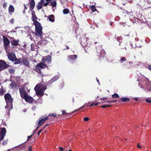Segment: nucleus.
Masks as SVG:
<instances>
[{
    "instance_id": "nucleus-1",
    "label": "nucleus",
    "mask_w": 151,
    "mask_h": 151,
    "mask_svg": "<svg viewBox=\"0 0 151 151\" xmlns=\"http://www.w3.org/2000/svg\"><path fill=\"white\" fill-rule=\"evenodd\" d=\"M19 91L21 96L22 99H24L26 101L29 103H31L32 102L33 99L30 96L27 95L25 87L20 88Z\"/></svg>"
},
{
    "instance_id": "nucleus-2",
    "label": "nucleus",
    "mask_w": 151,
    "mask_h": 151,
    "mask_svg": "<svg viewBox=\"0 0 151 151\" xmlns=\"http://www.w3.org/2000/svg\"><path fill=\"white\" fill-rule=\"evenodd\" d=\"M46 86L42 85L41 83L37 84L35 87L34 89L37 96H43V93L46 89Z\"/></svg>"
},
{
    "instance_id": "nucleus-3",
    "label": "nucleus",
    "mask_w": 151,
    "mask_h": 151,
    "mask_svg": "<svg viewBox=\"0 0 151 151\" xmlns=\"http://www.w3.org/2000/svg\"><path fill=\"white\" fill-rule=\"evenodd\" d=\"M33 24L35 26L36 32L35 35L39 37H41L42 35V27L40 23L36 20H34Z\"/></svg>"
},
{
    "instance_id": "nucleus-4",
    "label": "nucleus",
    "mask_w": 151,
    "mask_h": 151,
    "mask_svg": "<svg viewBox=\"0 0 151 151\" xmlns=\"http://www.w3.org/2000/svg\"><path fill=\"white\" fill-rule=\"evenodd\" d=\"M4 98L5 99L7 105L5 106V108L7 109L8 106H9V110H11L12 108V101L11 95L9 93H7L4 95Z\"/></svg>"
},
{
    "instance_id": "nucleus-5",
    "label": "nucleus",
    "mask_w": 151,
    "mask_h": 151,
    "mask_svg": "<svg viewBox=\"0 0 151 151\" xmlns=\"http://www.w3.org/2000/svg\"><path fill=\"white\" fill-rule=\"evenodd\" d=\"M44 62L41 63L37 64L35 66V70L39 73H40L41 69L47 67L46 65L44 63Z\"/></svg>"
},
{
    "instance_id": "nucleus-6",
    "label": "nucleus",
    "mask_w": 151,
    "mask_h": 151,
    "mask_svg": "<svg viewBox=\"0 0 151 151\" xmlns=\"http://www.w3.org/2000/svg\"><path fill=\"white\" fill-rule=\"evenodd\" d=\"M52 60L51 56L50 55H48L45 56L42 60V62H45L46 61L48 63H51Z\"/></svg>"
},
{
    "instance_id": "nucleus-7",
    "label": "nucleus",
    "mask_w": 151,
    "mask_h": 151,
    "mask_svg": "<svg viewBox=\"0 0 151 151\" xmlns=\"http://www.w3.org/2000/svg\"><path fill=\"white\" fill-rule=\"evenodd\" d=\"M3 40L4 42V45L5 46V50H6V52H7V46L9 45L10 43V41L6 37H3Z\"/></svg>"
},
{
    "instance_id": "nucleus-8",
    "label": "nucleus",
    "mask_w": 151,
    "mask_h": 151,
    "mask_svg": "<svg viewBox=\"0 0 151 151\" xmlns=\"http://www.w3.org/2000/svg\"><path fill=\"white\" fill-rule=\"evenodd\" d=\"M6 130L5 128H1V132H0V135H1L0 138V141L2 140L5 135Z\"/></svg>"
},
{
    "instance_id": "nucleus-9",
    "label": "nucleus",
    "mask_w": 151,
    "mask_h": 151,
    "mask_svg": "<svg viewBox=\"0 0 151 151\" xmlns=\"http://www.w3.org/2000/svg\"><path fill=\"white\" fill-rule=\"evenodd\" d=\"M7 56L9 59L12 61L16 60L17 59L14 53L9 52Z\"/></svg>"
},
{
    "instance_id": "nucleus-10",
    "label": "nucleus",
    "mask_w": 151,
    "mask_h": 151,
    "mask_svg": "<svg viewBox=\"0 0 151 151\" xmlns=\"http://www.w3.org/2000/svg\"><path fill=\"white\" fill-rule=\"evenodd\" d=\"M6 64L4 61L0 60V71L6 68Z\"/></svg>"
},
{
    "instance_id": "nucleus-11",
    "label": "nucleus",
    "mask_w": 151,
    "mask_h": 151,
    "mask_svg": "<svg viewBox=\"0 0 151 151\" xmlns=\"http://www.w3.org/2000/svg\"><path fill=\"white\" fill-rule=\"evenodd\" d=\"M45 1L44 0H41L39 3L37 5V8L38 10H40L42 8L44 3Z\"/></svg>"
},
{
    "instance_id": "nucleus-12",
    "label": "nucleus",
    "mask_w": 151,
    "mask_h": 151,
    "mask_svg": "<svg viewBox=\"0 0 151 151\" xmlns=\"http://www.w3.org/2000/svg\"><path fill=\"white\" fill-rule=\"evenodd\" d=\"M31 51H36V50H37L38 48V47L37 46L35 43H32L31 45Z\"/></svg>"
},
{
    "instance_id": "nucleus-13",
    "label": "nucleus",
    "mask_w": 151,
    "mask_h": 151,
    "mask_svg": "<svg viewBox=\"0 0 151 151\" xmlns=\"http://www.w3.org/2000/svg\"><path fill=\"white\" fill-rule=\"evenodd\" d=\"M8 10L9 13L12 14L14 10V8L13 6L10 4Z\"/></svg>"
},
{
    "instance_id": "nucleus-14",
    "label": "nucleus",
    "mask_w": 151,
    "mask_h": 151,
    "mask_svg": "<svg viewBox=\"0 0 151 151\" xmlns=\"http://www.w3.org/2000/svg\"><path fill=\"white\" fill-rule=\"evenodd\" d=\"M59 78L58 75L56 76L53 77L49 81V83H51L57 80Z\"/></svg>"
},
{
    "instance_id": "nucleus-15",
    "label": "nucleus",
    "mask_w": 151,
    "mask_h": 151,
    "mask_svg": "<svg viewBox=\"0 0 151 151\" xmlns=\"http://www.w3.org/2000/svg\"><path fill=\"white\" fill-rule=\"evenodd\" d=\"M48 119V118L47 117H46L45 118H42L40 120H39L38 123V125H40V126H41L46 120Z\"/></svg>"
},
{
    "instance_id": "nucleus-16",
    "label": "nucleus",
    "mask_w": 151,
    "mask_h": 151,
    "mask_svg": "<svg viewBox=\"0 0 151 151\" xmlns=\"http://www.w3.org/2000/svg\"><path fill=\"white\" fill-rule=\"evenodd\" d=\"M47 19L49 21L52 22H54L55 21L54 16L53 15L51 14L47 17Z\"/></svg>"
},
{
    "instance_id": "nucleus-17",
    "label": "nucleus",
    "mask_w": 151,
    "mask_h": 151,
    "mask_svg": "<svg viewBox=\"0 0 151 151\" xmlns=\"http://www.w3.org/2000/svg\"><path fill=\"white\" fill-rule=\"evenodd\" d=\"M23 62L24 65L27 67H29V64L27 60L25 58H23Z\"/></svg>"
},
{
    "instance_id": "nucleus-18",
    "label": "nucleus",
    "mask_w": 151,
    "mask_h": 151,
    "mask_svg": "<svg viewBox=\"0 0 151 151\" xmlns=\"http://www.w3.org/2000/svg\"><path fill=\"white\" fill-rule=\"evenodd\" d=\"M35 3L34 0H31L30 2V6L33 9L35 6Z\"/></svg>"
},
{
    "instance_id": "nucleus-19",
    "label": "nucleus",
    "mask_w": 151,
    "mask_h": 151,
    "mask_svg": "<svg viewBox=\"0 0 151 151\" xmlns=\"http://www.w3.org/2000/svg\"><path fill=\"white\" fill-rule=\"evenodd\" d=\"M90 103V102H88V104H87V103L83 105V106L82 107H81V108H80L79 109H76V110H75L74 111V112H76V111H78V110H80V109H82L83 108H85V107H86L88 106V104H89Z\"/></svg>"
},
{
    "instance_id": "nucleus-20",
    "label": "nucleus",
    "mask_w": 151,
    "mask_h": 151,
    "mask_svg": "<svg viewBox=\"0 0 151 151\" xmlns=\"http://www.w3.org/2000/svg\"><path fill=\"white\" fill-rule=\"evenodd\" d=\"M77 57V55H69L68 58L71 60H74L76 59Z\"/></svg>"
},
{
    "instance_id": "nucleus-21",
    "label": "nucleus",
    "mask_w": 151,
    "mask_h": 151,
    "mask_svg": "<svg viewBox=\"0 0 151 151\" xmlns=\"http://www.w3.org/2000/svg\"><path fill=\"white\" fill-rule=\"evenodd\" d=\"M11 43L13 45L15 46L18 45L19 44L18 41L14 40H12L11 41Z\"/></svg>"
},
{
    "instance_id": "nucleus-22",
    "label": "nucleus",
    "mask_w": 151,
    "mask_h": 151,
    "mask_svg": "<svg viewBox=\"0 0 151 151\" xmlns=\"http://www.w3.org/2000/svg\"><path fill=\"white\" fill-rule=\"evenodd\" d=\"M32 21H34V20H35L37 19L36 16L34 12H33L32 14Z\"/></svg>"
},
{
    "instance_id": "nucleus-23",
    "label": "nucleus",
    "mask_w": 151,
    "mask_h": 151,
    "mask_svg": "<svg viewBox=\"0 0 151 151\" xmlns=\"http://www.w3.org/2000/svg\"><path fill=\"white\" fill-rule=\"evenodd\" d=\"M122 101L124 102H126L129 101V99L127 97H123L121 98Z\"/></svg>"
},
{
    "instance_id": "nucleus-24",
    "label": "nucleus",
    "mask_w": 151,
    "mask_h": 151,
    "mask_svg": "<svg viewBox=\"0 0 151 151\" xmlns=\"http://www.w3.org/2000/svg\"><path fill=\"white\" fill-rule=\"evenodd\" d=\"M63 13L64 14H67L69 13V11L68 9H65L63 11Z\"/></svg>"
},
{
    "instance_id": "nucleus-25",
    "label": "nucleus",
    "mask_w": 151,
    "mask_h": 151,
    "mask_svg": "<svg viewBox=\"0 0 151 151\" xmlns=\"http://www.w3.org/2000/svg\"><path fill=\"white\" fill-rule=\"evenodd\" d=\"M50 4L53 7H55L56 6L57 3L55 1H52L50 3Z\"/></svg>"
},
{
    "instance_id": "nucleus-26",
    "label": "nucleus",
    "mask_w": 151,
    "mask_h": 151,
    "mask_svg": "<svg viewBox=\"0 0 151 151\" xmlns=\"http://www.w3.org/2000/svg\"><path fill=\"white\" fill-rule=\"evenodd\" d=\"M90 9H91L92 11L93 12H95L96 11V9L94 6L92 5L90 7Z\"/></svg>"
},
{
    "instance_id": "nucleus-27",
    "label": "nucleus",
    "mask_w": 151,
    "mask_h": 151,
    "mask_svg": "<svg viewBox=\"0 0 151 151\" xmlns=\"http://www.w3.org/2000/svg\"><path fill=\"white\" fill-rule=\"evenodd\" d=\"M112 97L114 98H118L119 97V96L117 93H114L112 95Z\"/></svg>"
},
{
    "instance_id": "nucleus-28",
    "label": "nucleus",
    "mask_w": 151,
    "mask_h": 151,
    "mask_svg": "<svg viewBox=\"0 0 151 151\" xmlns=\"http://www.w3.org/2000/svg\"><path fill=\"white\" fill-rule=\"evenodd\" d=\"M145 78L147 79V81H146V83L148 86H150L151 85V81H149L147 78Z\"/></svg>"
},
{
    "instance_id": "nucleus-29",
    "label": "nucleus",
    "mask_w": 151,
    "mask_h": 151,
    "mask_svg": "<svg viewBox=\"0 0 151 151\" xmlns=\"http://www.w3.org/2000/svg\"><path fill=\"white\" fill-rule=\"evenodd\" d=\"M10 86L11 88H15L16 87L15 83L13 82H12L11 83V84L10 85Z\"/></svg>"
},
{
    "instance_id": "nucleus-30",
    "label": "nucleus",
    "mask_w": 151,
    "mask_h": 151,
    "mask_svg": "<svg viewBox=\"0 0 151 151\" xmlns=\"http://www.w3.org/2000/svg\"><path fill=\"white\" fill-rule=\"evenodd\" d=\"M146 101L147 103H151V97L146 99Z\"/></svg>"
},
{
    "instance_id": "nucleus-31",
    "label": "nucleus",
    "mask_w": 151,
    "mask_h": 151,
    "mask_svg": "<svg viewBox=\"0 0 151 151\" xmlns=\"http://www.w3.org/2000/svg\"><path fill=\"white\" fill-rule=\"evenodd\" d=\"M126 60V59L125 57L122 58L120 60V63H122L124 61Z\"/></svg>"
},
{
    "instance_id": "nucleus-32",
    "label": "nucleus",
    "mask_w": 151,
    "mask_h": 151,
    "mask_svg": "<svg viewBox=\"0 0 151 151\" xmlns=\"http://www.w3.org/2000/svg\"><path fill=\"white\" fill-rule=\"evenodd\" d=\"M116 39L119 42H121V41H122V37H118Z\"/></svg>"
},
{
    "instance_id": "nucleus-33",
    "label": "nucleus",
    "mask_w": 151,
    "mask_h": 151,
    "mask_svg": "<svg viewBox=\"0 0 151 151\" xmlns=\"http://www.w3.org/2000/svg\"><path fill=\"white\" fill-rule=\"evenodd\" d=\"M9 71L11 73H14V70L13 68L10 69L9 70Z\"/></svg>"
},
{
    "instance_id": "nucleus-34",
    "label": "nucleus",
    "mask_w": 151,
    "mask_h": 151,
    "mask_svg": "<svg viewBox=\"0 0 151 151\" xmlns=\"http://www.w3.org/2000/svg\"><path fill=\"white\" fill-rule=\"evenodd\" d=\"M99 103V102H98L96 103L95 104H94V103H93L92 104H91L89 106L90 107L92 106H93V105L96 106L98 105Z\"/></svg>"
},
{
    "instance_id": "nucleus-35",
    "label": "nucleus",
    "mask_w": 151,
    "mask_h": 151,
    "mask_svg": "<svg viewBox=\"0 0 151 151\" xmlns=\"http://www.w3.org/2000/svg\"><path fill=\"white\" fill-rule=\"evenodd\" d=\"M111 106V105H104L101 106V107L102 108H105L106 107H107L109 106Z\"/></svg>"
},
{
    "instance_id": "nucleus-36",
    "label": "nucleus",
    "mask_w": 151,
    "mask_h": 151,
    "mask_svg": "<svg viewBox=\"0 0 151 151\" xmlns=\"http://www.w3.org/2000/svg\"><path fill=\"white\" fill-rule=\"evenodd\" d=\"M14 18H12V19L10 20V22L11 24L14 23Z\"/></svg>"
},
{
    "instance_id": "nucleus-37",
    "label": "nucleus",
    "mask_w": 151,
    "mask_h": 151,
    "mask_svg": "<svg viewBox=\"0 0 151 151\" xmlns=\"http://www.w3.org/2000/svg\"><path fill=\"white\" fill-rule=\"evenodd\" d=\"M89 118L88 117H86L83 119V120L85 121H88L89 120Z\"/></svg>"
},
{
    "instance_id": "nucleus-38",
    "label": "nucleus",
    "mask_w": 151,
    "mask_h": 151,
    "mask_svg": "<svg viewBox=\"0 0 151 151\" xmlns=\"http://www.w3.org/2000/svg\"><path fill=\"white\" fill-rule=\"evenodd\" d=\"M21 61H22V60L21 59H18V60L16 61L17 63H20L21 62Z\"/></svg>"
},
{
    "instance_id": "nucleus-39",
    "label": "nucleus",
    "mask_w": 151,
    "mask_h": 151,
    "mask_svg": "<svg viewBox=\"0 0 151 151\" xmlns=\"http://www.w3.org/2000/svg\"><path fill=\"white\" fill-rule=\"evenodd\" d=\"M107 98H108V97H103L101 99V100H105Z\"/></svg>"
},
{
    "instance_id": "nucleus-40",
    "label": "nucleus",
    "mask_w": 151,
    "mask_h": 151,
    "mask_svg": "<svg viewBox=\"0 0 151 151\" xmlns=\"http://www.w3.org/2000/svg\"><path fill=\"white\" fill-rule=\"evenodd\" d=\"M137 147L139 148H141L142 147L140 145L139 143H138L137 144Z\"/></svg>"
},
{
    "instance_id": "nucleus-41",
    "label": "nucleus",
    "mask_w": 151,
    "mask_h": 151,
    "mask_svg": "<svg viewBox=\"0 0 151 151\" xmlns=\"http://www.w3.org/2000/svg\"><path fill=\"white\" fill-rule=\"evenodd\" d=\"M50 115L54 117H55L57 116V115L55 114H50L49 115V116H50Z\"/></svg>"
},
{
    "instance_id": "nucleus-42",
    "label": "nucleus",
    "mask_w": 151,
    "mask_h": 151,
    "mask_svg": "<svg viewBox=\"0 0 151 151\" xmlns=\"http://www.w3.org/2000/svg\"><path fill=\"white\" fill-rule=\"evenodd\" d=\"M33 135V134L30 136H28V140L30 139L32 137V135Z\"/></svg>"
},
{
    "instance_id": "nucleus-43",
    "label": "nucleus",
    "mask_w": 151,
    "mask_h": 151,
    "mask_svg": "<svg viewBox=\"0 0 151 151\" xmlns=\"http://www.w3.org/2000/svg\"><path fill=\"white\" fill-rule=\"evenodd\" d=\"M147 68L151 71V65H149L148 66Z\"/></svg>"
},
{
    "instance_id": "nucleus-44",
    "label": "nucleus",
    "mask_w": 151,
    "mask_h": 151,
    "mask_svg": "<svg viewBox=\"0 0 151 151\" xmlns=\"http://www.w3.org/2000/svg\"><path fill=\"white\" fill-rule=\"evenodd\" d=\"M9 106H8V108H7L6 109H8V112H7V114L8 115H9V112H10V111L11 110H10V109H9V110L8 109H9Z\"/></svg>"
},
{
    "instance_id": "nucleus-45",
    "label": "nucleus",
    "mask_w": 151,
    "mask_h": 151,
    "mask_svg": "<svg viewBox=\"0 0 151 151\" xmlns=\"http://www.w3.org/2000/svg\"><path fill=\"white\" fill-rule=\"evenodd\" d=\"M49 4V3L48 2H46V3H45L44 4V5L45 6H47L48 4Z\"/></svg>"
},
{
    "instance_id": "nucleus-46",
    "label": "nucleus",
    "mask_w": 151,
    "mask_h": 151,
    "mask_svg": "<svg viewBox=\"0 0 151 151\" xmlns=\"http://www.w3.org/2000/svg\"><path fill=\"white\" fill-rule=\"evenodd\" d=\"M42 43H45V44L47 43V41H46L45 40H43L42 41Z\"/></svg>"
},
{
    "instance_id": "nucleus-47",
    "label": "nucleus",
    "mask_w": 151,
    "mask_h": 151,
    "mask_svg": "<svg viewBox=\"0 0 151 151\" xmlns=\"http://www.w3.org/2000/svg\"><path fill=\"white\" fill-rule=\"evenodd\" d=\"M42 131V130H40L38 131V133H37L38 135L40 134L41 132Z\"/></svg>"
},
{
    "instance_id": "nucleus-48",
    "label": "nucleus",
    "mask_w": 151,
    "mask_h": 151,
    "mask_svg": "<svg viewBox=\"0 0 151 151\" xmlns=\"http://www.w3.org/2000/svg\"><path fill=\"white\" fill-rule=\"evenodd\" d=\"M60 151H63L64 150L63 149L62 147H60Z\"/></svg>"
},
{
    "instance_id": "nucleus-49",
    "label": "nucleus",
    "mask_w": 151,
    "mask_h": 151,
    "mask_svg": "<svg viewBox=\"0 0 151 151\" xmlns=\"http://www.w3.org/2000/svg\"><path fill=\"white\" fill-rule=\"evenodd\" d=\"M6 143H7L6 142H4L2 143V145H5V144H6Z\"/></svg>"
},
{
    "instance_id": "nucleus-50",
    "label": "nucleus",
    "mask_w": 151,
    "mask_h": 151,
    "mask_svg": "<svg viewBox=\"0 0 151 151\" xmlns=\"http://www.w3.org/2000/svg\"><path fill=\"white\" fill-rule=\"evenodd\" d=\"M29 151H32V149L31 147H29Z\"/></svg>"
},
{
    "instance_id": "nucleus-51",
    "label": "nucleus",
    "mask_w": 151,
    "mask_h": 151,
    "mask_svg": "<svg viewBox=\"0 0 151 151\" xmlns=\"http://www.w3.org/2000/svg\"><path fill=\"white\" fill-rule=\"evenodd\" d=\"M63 114H67V113L65 112V111H62Z\"/></svg>"
},
{
    "instance_id": "nucleus-52",
    "label": "nucleus",
    "mask_w": 151,
    "mask_h": 151,
    "mask_svg": "<svg viewBox=\"0 0 151 151\" xmlns=\"http://www.w3.org/2000/svg\"><path fill=\"white\" fill-rule=\"evenodd\" d=\"M6 5V4L5 3H4L3 4V6L5 8Z\"/></svg>"
},
{
    "instance_id": "nucleus-53",
    "label": "nucleus",
    "mask_w": 151,
    "mask_h": 151,
    "mask_svg": "<svg viewBox=\"0 0 151 151\" xmlns=\"http://www.w3.org/2000/svg\"><path fill=\"white\" fill-rule=\"evenodd\" d=\"M36 109V107L35 106H33L32 108V109L33 110H34L35 109Z\"/></svg>"
},
{
    "instance_id": "nucleus-54",
    "label": "nucleus",
    "mask_w": 151,
    "mask_h": 151,
    "mask_svg": "<svg viewBox=\"0 0 151 151\" xmlns=\"http://www.w3.org/2000/svg\"><path fill=\"white\" fill-rule=\"evenodd\" d=\"M138 97H135L134 98V99L136 101H137L138 100Z\"/></svg>"
},
{
    "instance_id": "nucleus-55",
    "label": "nucleus",
    "mask_w": 151,
    "mask_h": 151,
    "mask_svg": "<svg viewBox=\"0 0 151 151\" xmlns=\"http://www.w3.org/2000/svg\"><path fill=\"white\" fill-rule=\"evenodd\" d=\"M38 127L36 129L34 130V132H35L37 130V129H38Z\"/></svg>"
},
{
    "instance_id": "nucleus-56",
    "label": "nucleus",
    "mask_w": 151,
    "mask_h": 151,
    "mask_svg": "<svg viewBox=\"0 0 151 151\" xmlns=\"http://www.w3.org/2000/svg\"><path fill=\"white\" fill-rule=\"evenodd\" d=\"M111 101V102H115L116 101V100H115L112 101Z\"/></svg>"
},
{
    "instance_id": "nucleus-57",
    "label": "nucleus",
    "mask_w": 151,
    "mask_h": 151,
    "mask_svg": "<svg viewBox=\"0 0 151 151\" xmlns=\"http://www.w3.org/2000/svg\"><path fill=\"white\" fill-rule=\"evenodd\" d=\"M26 111H27V110L26 109H24V110L23 111L25 112H26Z\"/></svg>"
},
{
    "instance_id": "nucleus-58",
    "label": "nucleus",
    "mask_w": 151,
    "mask_h": 151,
    "mask_svg": "<svg viewBox=\"0 0 151 151\" xmlns=\"http://www.w3.org/2000/svg\"><path fill=\"white\" fill-rule=\"evenodd\" d=\"M46 1L47 2H49L51 1V0H46Z\"/></svg>"
},
{
    "instance_id": "nucleus-59",
    "label": "nucleus",
    "mask_w": 151,
    "mask_h": 151,
    "mask_svg": "<svg viewBox=\"0 0 151 151\" xmlns=\"http://www.w3.org/2000/svg\"><path fill=\"white\" fill-rule=\"evenodd\" d=\"M97 82H98L99 84V80H97Z\"/></svg>"
},
{
    "instance_id": "nucleus-60",
    "label": "nucleus",
    "mask_w": 151,
    "mask_h": 151,
    "mask_svg": "<svg viewBox=\"0 0 151 151\" xmlns=\"http://www.w3.org/2000/svg\"><path fill=\"white\" fill-rule=\"evenodd\" d=\"M48 124H46V125H45L44 127V128H45V127L46 126H47V125H48Z\"/></svg>"
},
{
    "instance_id": "nucleus-61",
    "label": "nucleus",
    "mask_w": 151,
    "mask_h": 151,
    "mask_svg": "<svg viewBox=\"0 0 151 151\" xmlns=\"http://www.w3.org/2000/svg\"><path fill=\"white\" fill-rule=\"evenodd\" d=\"M66 48H67V49H69V48L68 47V46H67V47H66Z\"/></svg>"
},
{
    "instance_id": "nucleus-62",
    "label": "nucleus",
    "mask_w": 151,
    "mask_h": 151,
    "mask_svg": "<svg viewBox=\"0 0 151 151\" xmlns=\"http://www.w3.org/2000/svg\"><path fill=\"white\" fill-rule=\"evenodd\" d=\"M107 102L111 103V101H107Z\"/></svg>"
},
{
    "instance_id": "nucleus-63",
    "label": "nucleus",
    "mask_w": 151,
    "mask_h": 151,
    "mask_svg": "<svg viewBox=\"0 0 151 151\" xmlns=\"http://www.w3.org/2000/svg\"><path fill=\"white\" fill-rule=\"evenodd\" d=\"M30 39L32 40L33 39V38H32L31 37H30Z\"/></svg>"
},
{
    "instance_id": "nucleus-64",
    "label": "nucleus",
    "mask_w": 151,
    "mask_h": 151,
    "mask_svg": "<svg viewBox=\"0 0 151 151\" xmlns=\"http://www.w3.org/2000/svg\"><path fill=\"white\" fill-rule=\"evenodd\" d=\"M68 151H72L71 150H69Z\"/></svg>"
}]
</instances>
